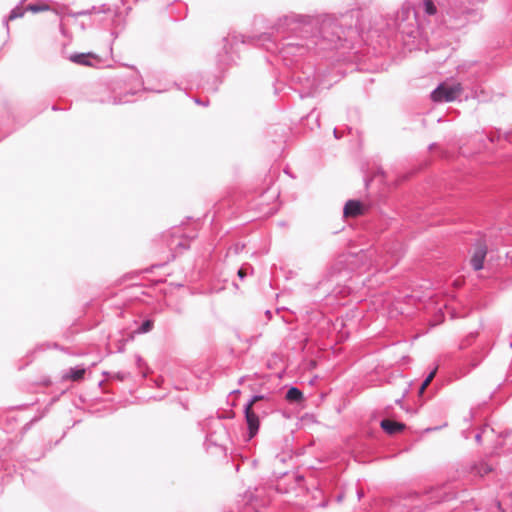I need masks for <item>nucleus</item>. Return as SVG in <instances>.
Segmentation results:
<instances>
[{
    "mask_svg": "<svg viewBox=\"0 0 512 512\" xmlns=\"http://www.w3.org/2000/svg\"><path fill=\"white\" fill-rule=\"evenodd\" d=\"M359 9L341 14H300L289 12L280 16L272 29L279 41L264 33L258 40L271 53L281 55L287 64L290 56H305L310 50L353 48L367 30Z\"/></svg>",
    "mask_w": 512,
    "mask_h": 512,
    "instance_id": "1",
    "label": "nucleus"
},
{
    "mask_svg": "<svg viewBox=\"0 0 512 512\" xmlns=\"http://www.w3.org/2000/svg\"><path fill=\"white\" fill-rule=\"evenodd\" d=\"M143 362V359L140 356H137V364L140 366Z\"/></svg>",
    "mask_w": 512,
    "mask_h": 512,
    "instance_id": "39",
    "label": "nucleus"
},
{
    "mask_svg": "<svg viewBox=\"0 0 512 512\" xmlns=\"http://www.w3.org/2000/svg\"><path fill=\"white\" fill-rule=\"evenodd\" d=\"M203 430L206 433L204 446L206 450L213 455H227V444L229 442V433L222 418H208L205 420Z\"/></svg>",
    "mask_w": 512,
    "mask_h": 512,
    "instance_id": "6",
    "label": "nucleus"
},
{
    "mask_svg": "<svg viewBox=\"0 0 512 512\" xmlns=\"http://www.w3.org/2000/svg\"><path fill=\"white\" fill-rule=\"evenodd\" d=\"M195 103H197V104H199V105H203V106H207V105L209 104V102H208V101L203 102V101H201V100H200V99H198V98H196V99H195Z\"/></svg>",
    "mask_w": 512,
    "mask_h": 512,
    "instance_id": "34",
    "label": "nucleus"
},
{
    "mask_svg": "<svg viewBox=\"0 0 512 512\" xmlns=\"http://www.w3.org/2000/svg\"><path fill=\"white\" fill-rule=\"evenodd\" d=\"M86 373V368L84 366L77 365L75 367L69 368L68 371H66L62 375L63 380H72V381H81L84 378V375Z\"/></svg>",
    "mask_w": 512,
    "mask_h": 512,
    "instance_id": "13",
    "label": "nucleus"
},
{
    "mask_svg": "<svg viewBox=\"0 0 512 512\" xmlns=\"http://www.w3.org/2000/svg\"><path fill=\"white\" fill-rule=\"evenodd\" d=\"M125 377H126V375H125V373H123V372H117V373L115 374V378H116V379H118V380H120V381H123V380L125 379Z\"/></svg>",
    "mask_w": 512,
    "mask_h": 512,
    "instance_id": "32",
    "label": "nucleus"
},
{
    "mask_svg": "<svg viewBox=\"0 0 512 512\" xmlns=\"http://www.w3.org/2000/svg\"><path fill=\"white\" fill-rule=\"evenodd\" d=\"M49 348H46V342L37 344L35 348L31 351V354L38 353V352H44L48 350Z\"/></svg>",
    "mask_w": 512,
    "mask_h": 512,
    "instance_id": "27",
    "label": "nucleus"
},
{
    "mask_svg": "<svg viewBox=\"0 0 512 512\" xmlns=\"http://www.w3.org/2000/svg\"><path fill=\"white\" fill-rule=\"evenodd\" d=\"M380 427L388 435H395L399 432H402L406 428V425L402 422L384 418L380 421Z\"/></svg>",
    "mask_w": 512,
    "mask_h": 512,
    "instance_id": "12",
    "label": "nucleus"
},
{
    "mask_svg": "<svg viewBox=\"0 0 512 512\" xmlns=\"http://www.w3.org/2000/svg\"><path fill=\"white\" fill-rule=\"evenodd\" d=\"M38 420H39V418H37V417L33 418L31 421H29L28 423H26V424H25L24 429H25V430L30 429V428H31V426H32L35 422H37Z\"/></svg>",
    "mask_w": 512,
    "mask_h": 512,
    "instance_id": "31",
    "label": "nucleus"
},
{
    "mask_svg": "<svg viewBox=\"0 0 512 512\" xmlns=\"http://www.w3.org/2000/svg\"><path fill=\"white\" fill-rule=\"evenodd\" d=\"M365 185L366 187L369 185V180L365 179Z\"/></svg>",
    "mask_w": 512,
    "mask_h": 512,
    "instance_id": "45",
    "label": "nucleus"
},
{
    "mask_svg": "<svg viewBox=\"0 0 512 512\" xmlns=\"http://www.w3.org/2000/svg\"><path fill=\"white\" fill-rule=\"evenodd\" d=\"M479 363H480V360H477V361L473 360L471 362V369L476 368L479 365Z\"/></svg>",
    "mask_w": 512,
    "mask_h": 512,
    "instance_id": "35",
    "label": "nucleus"
},
{
    "mask_svg": "<svg viewBox=\"0 0 512 512\" xmlns=\"http://www.w3.org/2000/svg\"><path fill=\"white\" fill-rule=\"evenodd\" d=\"M487 426H485L484 428H481L476 434H475V441L478 443V444H481L482 442V434L484 433L485 429H486Z\"/></svg>",
    "mask_w": 512,
    "mask_h": 512,
    "instance_id": "29",
    "label": "nucleus"
},
{
    "mask_svg": "<svg viewBox=\"0 0 512 512\" xmlns=\"http://www.w3.org/2000/svg\"><path fill=\"white\" fill-rule=\"evenodd\" d=\"M360 254H361V258H364L367 256V253H365L364 251H361Z\"/></svg>",
    "mask_w": 512,
    "mask_h": 512,
    "instance_id": "43",
    "label": "nucleus"
},
{
    "mask_svg": "<svg viewBox=\"0 0 512 512\" xmlns=\"http://www.w3.org/2000/svg\"><path fill=\"white\" fill-rule=\"evenodd\" d=\"M154 327V320L153 319H145L141 322V324L135 329L136 334H145L150 332Z\"/></svg>",
    "mask_w": 512,
    "mask_h": 512,
    "instance_id": "17",
    "label": "nucleus"
},
{
    "mask_svg": "<svg viewBox=\"0 0 512 512\" xmlns=\"http://www.w3.org/2000/svg\"><path fill=\"white\" fill-rule=\"evenodd\" d=\"M49 9V6L44 3H30L26 6V10L33 13H38Z\"/></svg>",
    "mask_w": 512,
    "mask_h": 512,
    "instance_id": "21",
    "label": "nucleus"
},
{
    "mask_svg": "<svg viewBox=\"0 0 512 512\" xmlns=\"http://www.w3.org/2000/svg\"><path fill=\"white\" fill-rule=\"evenodd\" d=\"M237 274H238V277H239L241 280H243V279L246 277V273L244 272V269H243V268H240V269L238 270V273H237Z\"/></svg>",
    "mask_w": 512,
    "mask_h": 512,
    "instance_id": "33",
    "label": "nucleus"
},
{
    "mask_svg": "<svg viewBox=\"0 0 512 512\" xmlns=\"http://www.w3.org/2000/svg\"><path fill=\"white\" fill-rule=\"evenodd\" d=\"M24 1L25 0H21L19 4L10 11L9 15L7 17H4L3 25L7 30V34H9V21L23 17L25 11H27L26 8L24 9L22 7Z\"/></svg>",
    "mask_w": 512,
    "mask_h": 512,
    "instance_id": "14",
    "label": "nucleus"
},
{
    "mask_svg": "<svg viewBox=\"0 0 512 512\" xmlns=\"http://www.w3.org/2000/svg\"><path fill=\"white\" fill-rule=\"evenodd\" d=\"M178 246H180V247H182V248H184V249H188V248H189V246H185V245H183L181 242L178 244Z\"/></svg>",
    "mask_w": 512,
    "mask_h": 512,
    "instance_id": "42",
    "label": "nucleus"
},
{
    "mask_svg": "<svg viewBox=\"0 0 512 512\" xmlns=\"http://www.w3.org/2000/svg\"><path fill=\"white\" fill-rule=\"evenodd\" d=\"M441 427H430V428H427L425 431L426 432H431V431H436L438 429H440Z\"/></svg>",
    "mask_w": 512,
    "mask_h": 512,
    "instance_id": "36",
    "label": "nucleus"
},
{
    "mask_svg": "<svg viewBox=\"0 0 512 512\" xmlns=\"http://www.w3.org/2000/svg\"><path fill=\"white\" fill-rule=\"evenodd\" d=\"M366 211L365 205L357 199L348 200L343 208V215L345 217H357L363 215Z\"/></svg>",
    "mask_w": 512,
    "mask_h": 512,
    "instance_id": "11",
    "label": "nucleus"
},
{
    "mask_svg": "<svg viewBox=\"0 0 512 512\" xmlns=\"http://www.w3.org/2000/svg\"><path fill=\"white\" fill-rule=\"evenodd\" d=\"M46 348L63 350L57 342H46Z\"/></svg>",
    "mask_w": 512,
    "mask_h": 512,
    "instance_id": "30",
    "label": "nucleus"
},
{
    "mask_svg": "<svg viewBox=\"0 0 512 512\" xmlns=\"http://www.w3.org/2000/svg\"><path fill=\"white\" fill-rule=\"evenodd\" d=\"M280 57L285 66L292 67L290 74L291 88L298 92L302 99L314 96L319 86L314 65L311 63L300 64L299 60L302 56H290L291 63L288 61L289 64L281 55Z\"/></svg>",
    "mask_w": 512,
    "mask_h": 512,
    "instance_id": "3",
    "label": "nucleus"
},
{
    "mask_svg": "<svg viewBox=\"0 0 512 512\" xmlns=\"http://www.w3.org/2000/svg\"><path fill=\"white\" fill-rule=\"evenodd\" d=\"M491 471H492V467L484 462H481V463L473 466V472L480 476L487 475Z\"/></svg>",
    "mask_w": 512,
    "mask_h": 512,
    "instance_id": "20",
    "label": "nucleus"
},
{
    "mask_svg": "<svg viewBox=\"0 0 512 512\" xmlns=\"http://www.w3.org/2000/svg\"><path fill=\"white\" fill-rule=\"evenodd\" d=\"M245 37L243 35L228 34L223 37L220 43V48L216 53V63L219 69L232 65L239 58L238 47L245 44Z\"/></svg>",
    "mask_w": 512,
    "mask_h": 512,
    "instance_id": "8",
    "label": "nucleus"
},
{
    "mask_svg": "<svg viewBox=\"0 0 512 512\" xmlns=\"http://www.w3.org/2000/svg\"><path fill=\"white\" fill-rule=\"evenodd\" d=\"M333 134H334V137H335L336 139H339V138H340V135L338 134V130H337L336 128H334V130H333Z\"/></svg>",
    "mask_w": 512,
    "mask_h": 512,
    "instance_id": "37",
    "label": "nucleus"
},
{
    "mask_svg": "<svg viewBox=\"0 0 512 512\" xmlns=\"http://www.w3.org/2000/svg\"><path fill=\"white\" fill-rule=\"evenodd\" d=\"M265 315H266L269 319H271V317H272V313H271V311H270V310H266Z\"/></svg>",
    "mask_w": 512,
    "mask_h": 512,
    "instance_id": "38",
    "label": "nucleus"
},
{
    "mask_svg": "<svg viewBox=\"0 0 512 512\" xmlns=\"http://www.w3.org/2000/svg\"><path fill=\"white\" fill-rule=\"evenodd\" d=\"M424 12L431 16L437 13V7L433 0H424L423 2Z\"/></svg>",
    "mask_w": 512,
    "mask_h": 512,
    "instance_id": "23",
    "label": "nucleus"
},
{
    "mask_svg": "<svg viewBox=\"0 0 512 512\" xmlns=\"http://www.w3.org/2000/svg\"><path fill=\"white\" fill-rule=\"evenodd\" d=\"M285 399L290 403H300L304 399L303 392L296 386H290L285 395Z\"/></svg>",
    "mask_w": 512,
    "mask_h": 512,
    "instance_id": "15",
    "label": "nucleus"
},
{
    "mask_svg": "<svg viewBox=\"0 0 512 512\" xmlns=\"http://www.w3.org/2000/svg\"><path fill=\"white\" fill-rule=\"evenodd\" d=\"M341 499H342V496H341V495L337 497V500H338V501H341Z\"/></svg>",
    "mask_w": 512,
    "mask_h": 512,
    "instance_id": "49",
    "label": "nucleus"
},
{
    "mask_svg": "<svg viewBox=\"0 0 512 512\" xmlns=\"http://www.w3.org/2000/svg\"><path fill=\"white\" fill-rule=\"evenodd\" d=\"M93 57L92 53H74L71 54L69 59L73 63L84 65V66H90V58Z\"/></svg>",
    "mask_w": 512,
    "mask_h": 512,
    "instance_id": "16",
    "label": "nucleus"
},
{
    "mask_svg": "<svg viewBox=\"0 0 512 512\" xmlns=\"http://www.w3.org/2000/svg\"><path fill=\"white\" fill-rule=\"evenodd\" d=\"M357 495H358V498L360 499L364 495V493L362 491H358Z\"/></svg>",
    "mask_w": 512,
    "mask_h": 512,
    "instance_id": "41",
    "label": "nucleus"
},
{
    "mask_svg": "<svg viewBox=\"0 0 512 512\" xmlns=\"http://www.w3.org/2000/svg\"><path fill=\"white\" fill-rule=\"evenodd\" d=\"M275 410V402L270 394H254L243 407L247 424L248 440L254 438L260 428V418L266 417Z\"/></svg>",
    "mask_w": 512,
    "mask_h": 512,
    "instance_id": "5",
    "label": "nucleus"
},
{
    "mask_svg": "<svg viewBox=\"0 0 512 512\" xmlns=\"http://www.w3.org/2000/svg\"><path fill=\"white\" fill-rule=\"evenodd\" d=\"M52 110H53V111H57V110H59V108H58L56 105H53V106H52Z\"/></svg>",
    "mask_w": 512,
    "mask_h": 512,
    "instance_id": "44",
    "label": "nucleus"
},
{
    "mask_svg": "<svg viewBox=\"0 0 512 512\" xmlns=\"http://www.w3.org/2000/svg\"><path fill=\"white\" fill-rule=\"evenodd\" d=\"M401 401H402V399H397V400H396V403H397V404H400V403H401Z\"/></svg>",
    "mask_w": 512,
    "mask_h": 512,
    "instance_id": "46",
    "label": "nucleus"
},
{
    "mask_svg": "<svg viewBox=\"0 0 512 512\" xmlns=\"http://www.w3.org/2000/svg\"><path fill=\"white\" fill-rule=\"evenodd\" d=\"M436 372H437V367H435L432 371H430L428 373V375L425 377V379L422 381V383L419 387V390H418L419 395H422L425 392L427 386L431 383V381L435 377Z\"/></svg>",
    "mask_w": 512,
    "mask_h": 512,
    "instance_id": "19",
    "label": "nucleus"
},
{
    "mask_svg": "<svg viewBox=\"0 0 512 512\" xmlns=\"http://www.w3.org/2000/svg\"><path fill=\"white\" fill-rule=\"evenodd\" d=\"M378 173H380V174H382V175L384 174V172H383V170H382V169H379Z\"/></svg>",
    "mask_w": 512,
    "mask_h": 512,
    "instance_id": "47",
    "label": "nucleus"
},
{
    "mask_svg": "<svg viewBox=\"0 0 512 512\" xmlns=\"http://www.w3.org/2000/svg\"><path fill=\"white\" fill-rule=\"evenodd\" d=\"M95 11H96V7L92 6L90 9L81 10V11H77V12L69 11V12H67V15L71 16L73 18H77L79 16L90 15Z\"/></svg>",
    "mask_w": 512,
    "mask_h": 512,
    "instance_id": "25",
    "label": "nucleus"
},
{
    "mask_svg": "<svg viewBox=\"0 0 512 512\" xmlns=\"http://www.w3.org/2000/svg\"><path fill=\"white\" fill-rule=\"evenodd\" d=\"M306 118H315L316 126H317V127H320V123H319V114H318V113H316V110H315V109L311 110V112L306 116Z\"/></svg>",
    "mask_w": 512,
    "mask_h": 512,
    "instance_id": "28",
    "label": "nucleus"
},
{
    "mask_svg": "<svg viewBox=\"0 0 512 512\" xmlns=\"http://www.w3.org/2000/svg\"><path fill=\"white\" fill-rule=\"evenodd\" d=\"M0 134H1L0 140H2V138H4V137H3V134H2V133H0Z\"/></svg>",
    "mask_w": 512,
    "mask_h": 512,
    "instance_id": "50",
    "label": "nucleus"
},
{
    "mask_svg": "<svg viewBox=\"0 0 512 512\" xmlns=\"http://www.w3.org/2000/svg\"><path fill=\"white\" fill-rule=\"evenodd\" d=\"M487 252L488 247L485 240L477 239L473 244V254L470 259V264L474 271L483 269Z\"/></svg>",
    "mask_w": 512,
    "mask_h": 512,
    "instance_id": "10",
    "label": "nucleus"
},
{
    "mask_svg": "<svg viewBox=\"0 0 512 512\" xmlns=\"http://www.w3.org/2000/svg\"><path fill=\"white\" fill-rule=\"evenodd\" d=\"M441 12V24L449 30H461L482 19L479 3L485 0H437Z\"/></svg>",
    "mask_w": 512,
    "mask_h": 512,
    "instance_id": "2",
    "label": "nucleus"
},
{
    "mask_svg": "<svg viewBox=\"0 0 512 512\" xmlns=\"http://www.w3.org/2000/svg\"><path fill=\"white\" fill-rule=\"evenodd\" d=\"M10 121V112L8 109H5V113L0 116V133L3 134V137H6L11 130L6 129V124Z\"/></svg>",
    "mask_w": 512,
    "mask_h": 512,
    "instance_id": "18",
    "label": "nucleus"
},
{
    "mask_svg": "<svg viewBox=\"0 0 512 512\" xmlns=\"http://www.w3.org/2000/svg\"><path fill=\"white\" fill-rule=\"evenodd\" d=\"M395 26L403 43L407 46L414 45L420 32L417 12L412 4L406 2L396 12Z\"/></svg>",
    "mask_w": 512,
    "mask_h": 512,
    "instance_id": "7",
    "label": "nucleus"
},
{
    "mask_svg": "<svg viewBox=\"0 0 512 512\" xmlns=\"http://www.w3.org/2000/svg\"><path fill=\"white\" fill-rule=\"evenodd\" d=\"M232 393H240V390H234Z\"/></svg>",
    "mask_w": 512,
    "mask_h": 512,
    "instance_id": "48",
    "label": "nucleus"
},
{
    "mask_svg": "<svg viewBox=\"0 0 512 512\" xmlns=\"http://www.w3.org/2000/svg\"><path fill=\"white\" fill-rule=\"evenodd\" d=\"M134 94H135L134 92H130L128 94H125L123 97H121V96L120 97L114 96L112 98V103L114 105H118V104H122V103H128V102H130V99H128L127 97L128 96H133Z\"/></svg>",
    "mask_w": 512,
    "mask_h": 512,
    "instance_id": "26",
    "label": "nucleus"
},
{
    "mask_svg": "<svg viewBox=\"0 0 512 512\" xmlns=\"http://www.w3.org/2000/svg\"><path fill=\"white\" fill-rule=\"evenodd\" d=\"M439 492L441 493V495L437 499V501L439 502L451 501L453 499H456L457 497L456 493L452 491L444 490Z\"/></svg>",
    "mask_w": 512,
    "mask_h": 512,
    "instance_id": "24",
    "label": "nucleus"
},
{
    "mask_svg": "<svg viewBox=\"0 0 512 512\" xmlns=\"http://www.w3.org/2000/svg\"><path fill=\"white\" fill-rule=\"evenodd\" d=\"M461 93L459 84L448 85L439 84L430 94L431 100L434 103H446L456 100Z\"/></svg>",
    "mask_w": 512,
    "mask_h": 512,
    "instance_id": "9",
    "label": "nucleus"
},
{
    "mask_svg": "<svg viewBox=\"0 0 512 512\" xmlns=\"http://www.w3.org/2000/svg\"><path fill=\"white\" fill-rule=\"evenodd\" d=\"M478 333L477 332H471L469 333L459 344V349L463 350L469 347L472 342L476 339Z\"/></svg>",
    "mask_w": 512,
    "mask_h": 512,
    "instance_id": "22",
    "label": "nucleus"
},
{
    "mask_svg": "<svg viewBox=\"0 0 512 512\" xmlns=\"http://www.w3.org/2000/svg\"><path fill=\"white\" fill-rule=\"evenodd\" d=\"M244 380H245V377H244V376H242V377H240V378H239L238 383H239V384H242Z\"/></svg>",
    "mask_w": 512,
    "mask_h": 512,
    "instance_id": "40",
    "label": "nucleus"
},
{
    "mask_svg": "<svg viewBox=\"0 0 512 512\" xmlns=\"http://www.w3.org/2000/svg\"><path fill=\"white\" fill-rule=\"evenodd\" d=\"M353 279L346 269L332 267L328 274L323 277L315 287V291L320 292L322 299L333 298L340 300L350 295L354 290L352 286Z\"/></svg>",
    "mask_w": 512,
    "mask_h": 512,
    "instance_id": "4",
    "label": "nucleus"
}]
</instances>
